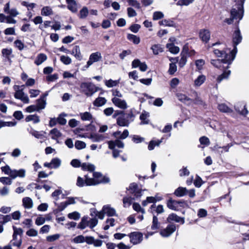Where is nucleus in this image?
<instances>
[{"mask_svg":"<svg viewBox=\"0 0 249 249\" xmlns=\"http://www.w3.org/2000/svg\"><path fill=\"white\" fill-rule=\"evenodd\" d=\"M139 114V111L135 108H132L127 112L122 114L117 119V124L120 126H128L130 123L134 120L136 116Z\"/></svg>","mask_w":249,"mask_h":249,"instance_id":"1","label":"nucleus"},{"mask_svg":"<svg viewBox=\"0 0 249 249\" xmlns=\"http://www.w3.org/2000/svg\"><path fill=\"white\" fill-rule=\"evenodd\" d=\"M242 36L239 28L235 30L233 35L232 42L233 48L231 51H229L230 54H227L225 60L229 61V59L233 60L235 57L237 49V45H238L242 41Z\"/></svg>","mask_w":249,"mask_h":249,"instance_id":"2","label":"nucleus"},{"mask_svg":"<svg viewBox=\"0 0 249 249\" xmlns=\"http://www.w3.org/2000/svg\"><path fill=\"white\" fill-rule=\"evenodd\" d=\"M106 214L108 216H112L116 215V211L113 208H111L109 205H107L103 206L102 211L98 212L94 210L91 213V215H95L97 216L99 219H103L104 217V215Z\"/></svg>","mask_w":249,"mask_h":249,"instance_id":"3","label":"nucleus"},{"mask_svg":"<svg viewBox=\"0 0 249 249\" xmlns=\"http://www.w3.org/2000/svg\"><path fill=\"white\" fill-rule=\"evenodd\" d=\"M82 91L87 96H91L96 92L99 88L91 82H83L80 85Z\"/></svg>","mask_w":249,"mask_h":249,"instance_id":"4","label":"nucleus"},{"mask_svg":"<svg viewBox=\"0 0 249 249\" xmlns=\"http://www.w3.org/2000/svg\"><path fill=\"white\" fill-rule=\"evenodd\" d=\"M237 9L233 8L231 11V18H226L224 21L227 23L228 24H231L232 23L234 19H238L240 20L243 16V9L241 8L242 6H236Z\"/></svg>","mask_w":249,"mask_h":249,"instance_id":"5","label":"nucleus"},{"mask_svg":"<svg viewBox=\"0 0 249 249\" xmlns=\"http://www.w3.org/2000/svg\"><path fill=\"white\" fill-rule=\"evenodd\" d=\"M90 179L92 186L103 183H107L109 181V178L108 177L104 176L101 173L97 172L93 173V178Z\"/></svg>","mask_w":249,"mask_h":249,"instance_id":"6","label":"nucleus"},{"mask_svg":"<svg viewBox=\"0 0 249 249\" xmlns=\"http://www.w3.org/2000/svg\"><path fill=\"white\" fill-rule=\"evenodd\" d=\"M229 51H231L230 49H226L224 51L220 50L219 48H214L213 52L214 54L217 57H224L223 62L225 63H227L228 66L226 67L227 68H229V66L231 65L233 60L229 59V61H226L225 60L226 55L227 54H230Z\"/></svg>","mask_w":249,"mask_h":249,"instance_id":"7","label":"nucleus"},{"mask_svg":"<svg viewBox=\"0 0 249 249\" xmlns=\"http://www.w3.org/2000/svg\"><path fill=\"white\" fill-rule=\"evenodd\" d=\"M128 236L130 238V242L133 245L140 244L143 240V234L140 232H132Z\"/></svg>","mask_w":249,"mask_h":249,"instance_id":"8","label":"nucleus"},{"mask_svg":"<svg viewBox=\"0 0 249 249\" xmlns=\"http://www.w3.org/2000/svg\"><path fill=\"white\" fill-rule=\"evenodd\" d=\"M76 185L79 187H83L86 186H92L90 178L88 175L84 176V178L78 177L77 179Z\"/></svg>","mask_w":249,"mask_h":249,"instance_id":"9","label":"nucleus"},{"mask_svg":"<svg viewBox=\"0 0 249 249\" xmlns=\"http://www.w3.org/2000/svg\"><path fill=\"white\" fill-rule=\"evenodd\" d=\"M102 58L101 54L100 52H97L92 53L89 57L86 65L85 66L87 69L91 66L93 63L99 61Z\"/></svg>","mask_w":249,"mask_h":249,"instance_id":"10","label":"nucleus"},{"mask_svg":"<svg viewBox=\"0 0 249 249\" xmlns=\"http://www.w3.org/2000/svg\"><path fill=\"white\" fill-rule=\"evenodd\" d=\"M176 227L174 224H170L164 229L160 230V234L164 237L170 236L175 231Z\"/></svg>","mask_w":249,"mask_h":249,"instance_id":"11","label":"nucleus"},{"mask_svg":"<svg viewBox=\"0 0 249 249\" xmlns=\"http://www.w3.org/2000/svg\"><path fill=\"white\" fill-rule=\"evenodd\" d=\"M113 104L119 108L125 109L127 108V105L124 100L117 97H113L111 99Z\"/></svg>","mask_w":249,"mask_h":249,"instance_id":"12","label":"nucleus"},{"mask_svg":"<svg viewBox=\"0 0 249 249\" xmlns=\"http://www.w3.org/2000/svg\"><path fill=\"white\" fill-rule=\"evenodd\" d=\"M15 98L20 100L25 104L29 103V99L27 94H25L23 92V89H21V90L15 92L14 94Z\"/></svg>","mask_w":249,"mask_h":249,"instance_id":"13","label":"nucleus"},{"mask_svg":"<svg viewBox=\"0 0 249 249\" xmlns=\"http://www.w3.org/2000/svg\"><path fill=\"white\" fill-rule=\"evenodd\" d=\"M184 204V202L176 201L170 199L168 201L167 206L170 209L177 211L178 210V207H182Z\"/></svg>","mask_w":249,"mask_h":249,"instance_id":"14","label":"nucleus"},{"mask_svg":"<svg viewBox=\"0 0 249 249\" xmlns=\"http://www.w3.org/2000/svg\"><path fill=\"white\" fill-rule=\"evenodd\" d=\"M235 110L240 114L246 116L248 113V111L246 107V105L243 102H239L234 106Z\"/></svg>","mask_w":249,"mask_h":249,"instance_id":"15","label":"nucleus"},{"mask_svg":"<svg viewBox=\"0 0 249 249\" xmlns=\"http://www.w3.org/2000/svg\"><path fill=\"white\" fill-rule=\"evenodd\" d=\"M129 190L136 198L140 197L142 195V190L138 188L137 184L135 183L130 184Z\"/></svg>","mask_w":249,"mask_h":249,"instance_id":"16","label":"nucleus"},{"mask_svg":"<svg viewBox=\"0 0 249 249\" xmlns=\"http://www.w3.org/2000/svg\"><path fill=\"white\" fill-rule=\"evenodd\" d=\"M199 37L203 42H208L210 39V32L207 29H201L200 30Z\"/></svg>","mask_w":249,"mask_h":249,"instance_id":"17","label":"nucleus"},{"mask_svg":"<svg viewBox=\"0 0 249 249\" xmlns=\"http://www.w3.org/2000/svg\"><path fill=\"white\" fill-rule=\"evenodd\" d=\"M167 220L168 222L175 221L177 223H181L182 224L184 223V218L178 216L176 214L172 213L169 215Z\"/></svg>","mask_w":249,"mask_h":249,"instance_id":"18","label":"nucleus"},{"mask_svg":"<svg viewBox=\"0 0 249 249\" xmlns=\"http://www.w3.org/2000/svg\"><path fill=\"white\" fill-rule=\"evenodd\" d=\"M25 176V170L23 169H20L18 170H13L10 176L11 179H15L17 177L24 178Z\"/></svg>","mask_w":249,"mask_h":249,"instance_id":"19","label":"nucleus"},{"mask_svg":"<svg viewBox=\"0 0 249 249\" xmlns=\"http://www.w3.org/2000/svg\"><path fill=\"white\" fill-rule=\"evenodd\" d=\"M68 4L67 8L72 13H75L78 11L77 4L74 0H66Z\"/></svg>","mask_w":249,"mask_h":249,"instance_id":"20","label":"nucleus"},{"mask_svg":"<svg viewBox=\"0 0 249 249\" xmlns=\"http://www.w3.org/2000/svg\"><path fill=\"white\" fill-rule=\"evenodd\" d=\"M108 148L113 149L116 146L122 148L124 147V143L121 141L120 139H116L115 141H110L108 142Z\"/></svg>","mask_w":249,"mask_h":249,"instance_id":"21","label":"nucleus"},{"mask_svg":"<svg viewBox=\"0 0 249 249\" xmlns=\"http://www.w3.org/2000/svg\"><path fill=\"white\" fill-rule=\"evenodd\" d=\"M128 135L129 132L127 129L124 130L122 133L120 131H117L113 133V136L117 139H125L128 136Z\"/></svg>","mask_w":249,"mask_h":249,"instance_id":"22","label":"nucleus"},{"mask_svg":"<svg viewBox=\"0 0 249 249\" xmlns=\"http://www.w3.org/2000/svg\"><path fill=\"white\" fill-rule=\"evenodd\" d=\"M71 53L78 60H81L82 59V55L79 46H74L71 52Z\"/></svg>","mask_w":249,"mask_h":249,"instance_id":"23","label":"nucleus"},{"mask_svg":"<svg viewBox=\"0 0 249 249\" xmlns=\"http://www.w3.org/2000/svg\"><path fill=\"white\" fill-rule=\"evenodd\" d=\"M89 139L92 142H101L105 139L106 137L102 134L98 133L92 134L89 136Z\"/></svg>","mask_w":249,"mask_h":249,"instance_id":"24","label":"nucleus"},{"mask_svg":"<svg viewBox=\"0 0 249 249\" xmlns=\"http://www.w3.org/2000/svg\"><path fill=\"white\" fill-rule=\"evenodd\" d=\"M177 96L179 101L185 104L190 105L193 103V100L184 94L178 93Z\"/></svg>","mask_w":249,"mask_h":249,"instance_id":"25","label":"nucleus"},{"mask_svg":"<svg viewBox=\"0 0 249 249\" xmlns=\"http://www.w3.org/2000/svg\"><path fill=\"white\" fill-rule=\"evenodd\" d=\"M53 11L52 7L50 6H45L42 8L41 10V15L43 16H51L53 15Z\"/></svg>","mask_w":249,"mask_h":249,"instance_id":"26","label":"nucleus"},{"mask_svg":"<svg viewBox=\"0 0 249 249\" xmlns=\"http://www.w3.org/2000/svg\"><path fill=\"white\" fill-rule=\"evenodd\" d=\"M47 59V55L43 53H39L35 61V64L37 66L41 65L42 63L45 61Z\"/></svg>","mask_w":249,"mask_h":249,"instance_id":"27","label":"nucleus"},{"mask_svg":"<svg viewBox=\"0 0 249 249\" xmlns=\"http://www.w3.org/2000/svg\"><path fill=\"white\" fill-rule=\"evenodd\" d=\"M188 190L185 187H179L174 192L175 196L178 197H182L187 195Z\"/></svg>","mask_w":249,"mask_h":249,"instance_id":"28","label":"nucleus"},{"mask_svg":"<svg viewBox=\"0 0 249 249\" xmlns=\"http://www.w3.org/2000/svg\"><path fill=\"white\" fill-rule=\"evenodd\" d=\"M230 74L231 71L228 70L227 69H225L223 72L217 77L216 79L217 83H220L222 80L228 79Z\"/></svg>","mask_w":249,"mask_h":249,"instance_id":"29","label":"nucleus"},{"mask_svg":"<svg viewBox=\"0 0 249 249\" xmlns=\"http://www.w3.org/2000/svg\"><path fill=\"white\" fill-rule=\"evenodd\" d=\"M89 14V10L88 8L86 6H84L79 11V12L78 14V17L80 19H85L87 18Z\"/></svg>","mask_w":249,"mask_h":249,"instance_id":"30","label":"nucleus"},{"mask_svg":"<svg viewBox=\"0 0 249 249\" xmlns=\"http://www.w3.org/2000/svg\"><path fill=\"white\" fill-rule=\"evenodd\" d=\"M107 103V100L104 97H98L93 102V105L97 107H100Z\"/></svg>","mask_w":249,"mask_h":249,"instance_id":"31","label":"nucleus"},{"mask_svg":"<svg viewBox=\"0 0 249 249\" xmlns=\"http://www.w3.org/2000/svg\"><path fill=\"white\" fill-rule=\"evenodd\" d=\"M154 55H158L163 52V48L160 44H154L151 47Z\"/></svg>","mask_w":249,"mask_h":249,"instance_id":"32","label":"nucleus"},{"mask_svg":"<svg viewBox=\"0 0 249 249\" xmlns=\"http://www.w3.org/2000/svg\"><path fill=\"white\" fill-rule=\"evenodd\" d=\"M23 206L26 209H31L33 207V203L32 199L29 197H25L22 199Z\"/></svg>","mask_w":249,"mask_h":249,"instance_id":"33","label":"nucleus"},{"mask_svg":"<svg viewBox=\"0 0 249 249\" xmlns=\"http://www.w3.org/2000/svg\"><path fill=\"white\" fill-rule=\"evenodd\" d=\"M80 116L81 120L83 121L92 122V119H93L92 115L89 112H85L84 113H80Z\"/></svg>","mask_w":249,"mask_h":249,"instance_id":"34","label":"nucleus"},{"mask_svg":"<svg viewBox=\"0 0 249 249\" xmlns=\"http://www.w3.org/2000/svg\"><path fill=\"white\" fill-rule=\"evenodd\" d=\"M218 109L220 111L224 113H231L233 112L232 109L230 108L225 104H219L218 106Z\"/></svg>","mask_w":249,"mask_h":249,"instance_id":"35","label":"nucleus"},{"mask_svg":"<svg viewBox=\"0 0 249 249\" xmlns=\"http://www.w3.org/2000/svg\"><path fill=\"white\" fill-rule=\"evenodd\" d=\"M89 218L88 216H84L81 220V222L79 223V224L78 225V228L80 229H84L87 227H89Z\"/></svg>","mask_w":249,"mask_h":249,"instance_id":"36","label":"nucleus"},{"mask_svg":"<svg viewBox=\"0 0 249 249\" xmlns=\"http://www.w3.org/2000/svg\"><path fill=\"white\" fill-rule=\"evenodd\" d=\"M30 134H31L32 136H34L35 138L37 139H42L44 137V134H45V132L43 131H37L35 130V129L31 128L29 131Z\"/></svg>","mask_w":249,"mask_h":249,"instance_id":"37","label":"nucleus"},{"mask_svg":"<svg viewBox=\"0 0 249 249\" xmlns=\"http://www.w3.org/2000/svg\"><path fill=\"white\" fill-rule=\"evenodd\" d=\"M155 211L158 214L163 213L164 211L163 206L161 205H159L157 207H156L155 204L152 205L149 210V211L154 214L153 212Z\"/></svg>","mask_w":249,"mask_h":249,"instance_id":"38","label":"nucleus"},{"mask_svg":"<svg viewBox=\"0 0 249 249\" xmlns=\"http://www.w3.org/2000/svg\"><path fill=\"white\" fill-rule=\"evenodd\" d=\"M46 99H43L41 98H39L38 99L36 100V105L37 107L38 111L40 110H42L44 109L46 107Z\"/></svg>","mask_w":249,"mask_h":249,"instance_id":"39","label":"nucleus"},{"mask_svg":"<svg viewBox=\"0 0 249 249\" xmlns=\"http://www.w3.org/2000/svg\"><path fill=\"white\" fill-rule=\"evenodd\" d=\"M206 80V76L203 74L199 75L194 81L195 87H199L202 85Z\"/></svg>","mask_w":249,"mask_h":249,"instance_id":"40","label":"nucleus"},{"mask_svg":"<svg viewBox=\"0 0 249 249\" xmlns=\"http://www.w3.org/2000/svg\"><path fill=\"white\" fill-rule=\"evenodd\" d=\"M149 117V113L146 111H143L140 115V119L141 120L142 124H148L149 120L148 118Z\"/></svg>","mask_w":249,"mask_h":249,"instance_id":"41","label":"nucleus"},{"mask_svg":"<svg viewBox=\"0 0 249 249\" xmlns=\"http://www.w3.org/2000/svg\"><path fill=\"white\" fill-rule=\"evenodd\" d=\"M25 121L27 122L33 121L34 124H36L40 122V119L38 116L34 114L27 116L25 118Z\"/></svg>","mask_w":249,"mask_h":249,"instance_id":"42","label":"nucleus"},{"mask_svg":"<svg viewBox=\"0 0 249 249\" xmlns=\"http://www.w3.org/2000/svg\"><path fill=\"white\" fill-rule=\"evenodd\" d=\"M166 47L171 53L174 54H177L179 51V47L175 46L173 43H167L166 44Z\"/></svg>","mask_w":249,"mask_h":249,"instance_id":"43","label":"nucleus"},{"mask_svg":"<svg viewBox=\"0 0 249 249\" xmlns=\"http://www.w3.org/2000/svg\"><path fill=\"white\" fill-rule=\"evenodd\" d=\"M160 226V223L159 222L158 217L154 215L153 217L152 224L151 227V230L153 231L157 230L159 229Z\"/></svg>","mask_w":249,"mask_h":249,"instance_id":"44","label":"nucleus"},{"mask_svg":"<svg viewBox=\"0 0 249 249\" xmlns=\"http://www.w3.org/2000/svg\"><path fill=\"white\" fill-rule=\"evenodd\" d=\"M3 56L5 57L10 63L11 62L10 55L12 53V49H3L1 51Z\"/></svg>","mask_w":249,"mask_h":249,"instance_id":"45","label":"nucleus"},{"mask_svg":"<svg viewBox=\"0 0 249 249\" xmlns=\"http://www.w3.org/2000/svg\"><path fill=\"white\" fill-rule=\"evenodd\" d=\"M159 24L160 25L168 26V27H174L175 26V22L171 19H163L159 22Z\"/></svg>","mask_w":249,"mask_h":249,"instance_id":"46","label":"nucleus"},{"mask_svg":"<svg viewBox=\"0 0 249 249\" xmlns=\"http://www.w3.org/2000/svg\"><path fill=\"white\" fill-rule=\"evenodd\" d=\"M50 134L52 135L51 138L53 140H57L62 135L61 132L56 128H53L50 131Z\"/></svg>","mask_w":249,"mask_h":249,"instance_id":"47","label":"nucleus"},{"mask_svg":"<svg viewBox=\"0 0 249 249\" xmlns=\"http://www.w3.org/2000/svg\"><path fill=\"white\" fill-rule=\"evenodd\" d=\"M81 167L83 170L92 172L95 170V166L89 163H83L81 164Z\"/></svg>","mask_w":249,"mask_h":249,"instance_id":"48","label":"nucleus"},{"mask_svg":"<svg viewBox=\"0 0 249 249\" xmlns=\"http://www.w3.org/2000/svg\"><path fill=\"white\" fill-rule=\"evenodd\" d=\"M120 79L117 80H113L112 79H109L108 80H106L105 83L106 86H107L108 88H112L118 85Z\"/></svg>","mask_w":249,"mask_h":249,"instance_id":"49","label":"nucleus"},{"mask_svg":"<svg viewBox=\"0 0 249 249\" xmlns=\"http://www.w3.org/2000/svg\"><path fill=\"white\" fill-rule=\"evenodd\" d=\"M211 64L216 68H221L222 67V65L225 64V62H223V59H213L211 62ZM227 64V63H226Z\"/></svg>","mask_w":249,"mask_h":249,"instance_id":"50","label":"nucleus"},{"mask_svg":"<svg viewBox=\"0 0 249 249\" xmlns=\"http://www.w3.org/2000/svg\"><path fill=\"white\" fill-rule=\"evenodd\" d=\"M127 38L129 40L132 41L135 44H138L140 42V38L133 34H128L127 36Z\"/></svg>","mask_w":249,"mask_h":249,"instance_id":"51","label":"nucleus"},{"mask_svg":"<svg viewBox=\"0 0 249 249\" xmlns=\"http://www.w3.org/2000/svg\"><path fill=\"white\" fill-rule=\"evenodd\" d=\"M163 138L161 139L160 140H158L157 141H151L149 143L148 148L149 150H152L154 149L155 146H159L160 143L162 142Z\"/></svg>","mask_w":249,"mask_h":249,"instance_id":"52","label":"nucleus"},{"mask_svg":"<svg viewBox=\"0 0 249 249\" xmlns=\"http://www.w3.org/2000/svg\"><path fill=\"white\" fill-rule=\"evenodd\" d=\"M106 222L107 224L104 227L105 230H107L110 227H113L115 225V219L113 218L107 219Z\"/></svg>","mask_w":249,"mask_h":249,"instance_id":"53","label":"nucleus"},{"mask_svg":"<svg viewBox=\"0 0 249 249\" xmlns=\"http://www.w3.org/2000/svg\"><path fill=\"white\" fill-rule=\"evenodd\" d=\"M13 228L14 230V233L13 235V238L14 239H16L18 235L21 237V235L23 233V230L21 228H17L15 226H13Z\"/></svg>","mask_w":249,"mask_h":249,"instance_id":"54","label":"nucleus"},{"mask_svg":"<svg viewBox=\"0 0 249 249\" xmlns=\"http://www.w3.org/2000/svg\"><path fill=\"white\" fill-rule=\"evenodd\" d=\"M51 161L52 165L53 166L52 167L54 169L58 168L61 163V160L58 158L53 159Z\"/></svg>","mask_w":249,"mask_h":249,"instance_id":"55","label":"nucleus"},{"mask_svg":"<svg viewBox=\"0 0 249 249\" xmlns=\"http://www.w3.org/2000/svg\"><path fill=\"white\" fill-rule=\"evenodd\" d=\"M66 116L67 114L64 113L60 114L57 118L58 123L61 125H65L67 123V120L64 117Z\"/></svg>","mask_w":249,"mask_h":249,"instance_id":"56","label":"nucleus"},{"mask_svg":"<svg viewBox=\"0 0 249 249\" xmlns=\"http://www.w3.org/2000/svg\"><path fill=\"white\" fill-rule=\"evenodd\" d=\"M12 179L10 177H1L0 178V182L3 185H10L12 183Z\"/></svg>","mask_w":249,"mask_h":249,"instance_id":"57","label":"nucleus"},{"mask_svg":"<svg viewBox=\"0 0 249 249\" xmlns=\"http://www.w3.org/2000/svg\"><path fill=\"white\" fill-rule=\"evenodd\" d=\"M133 209L138 213L141 212L142 214L145 213V210L142 208L140 205L138 203H134L132 205Z\"/></svg>","mask_w":249,"mask_h":249,"instance_id":"58","label":"nucleus"},{"mask_svg":"<svg viewBox=\"0 0 249 249\" xmlns=\"http://www.w3.org/2000/svg\"><path fill=\"white\" fill-rule=\"evenodd\" d=\"M181 56L179 61L178 65L180 67H183L186 63L187 55L181 53Z\"/></svg>","mask_w":249,"mask_h":249,"instance_id":"59","label":"nucleus"},{"mask_svg":"<svg viewBox=\"0 0 249 249\" xmlns=\"http://www.w3.org/2000/svg\"><path fill=\"white\" fill-rule=\"evenodd\" d=\"M127 1L130 6H133L136 9L141 8V4L137 0H127Z\"/></svg>","mask_w":249,"mask_h":249,"instance_id":"60","label":"nucleus"},{"mask_svg":"<svg viewBox=\"0 0 249 249\" xmlns=\"http://www.w3.org/2000/svg\"><path fill=\"white\" fill-rule=\"evenodd\" d=\"M60 60L65 65H69L71 63V58L68 56L62 55Z\"/></svg>","mask_w":249,"mask_h":249,"instance_id":"61","label":"nucleus"},{"mask_svg":"<svg viewBox=\"0 0 249 249\" xmlns=\"http://www.w3.org/2000/svg\"><path fill=\"white\" fill-rule=\"evenodd\" d=\"M68 217L71 219L77 220L80 218V215L79 213L77 212H74L69 213L68 215Z\"/></svg>","mask_w":249,"mask_h":249,"instance_id":"62","label":"nucleus"},{"mask_svg":"<svg viewBox=\"0 0 249 249\" xmlns=\"http://www.w3.org/2000/svg\"><path fill=\"white\" fill-rule=\"evenodd\" d=\"M164 17V14L162 12L160 11H156L153 13V19L154 20H157L163 18Z\"/></svg>","mask_w":249,"mask_h":249,"instance_id":"63","label":"nucleus"},{"mask_svg":"<svg viewBox=\"0 0 249 249\" xmlns=\"http://www.w3.org/2000/svg\"><path fill=\"white\" fill-rule=\"evenodd\" d=\"M14 45L20 51L22 50L24 48V44L20 40L17 39L15 41Z\"/></svg>","mask_w":249,"mask_h":249,"instance_id":"64","label":"nucleus"}]
</instances>
